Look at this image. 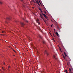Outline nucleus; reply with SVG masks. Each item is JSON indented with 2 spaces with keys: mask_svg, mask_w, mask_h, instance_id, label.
I'll list each match as a JSON object with an SVG mask.
<instances>
[{
  "mask_svg": "<svg viewBox=\"0 0 73 73\" xmlns=\"http://www.w3.org/2000/svg\"><path fill=\"white\" fill-rule=\"evenodd\" d=\"M40 16L41 18V19H42V20H44V18H43V17H42V14H40Z\"/></svg>",
  "mask_w": 73,
  "mask_h": 73,
  "instance_id": "obj_1",
  "label": "nucleus"
},
{
  "mask_svg": "<svg viewBox=\"0 0 73 73\" xmlns=\"http://www.w3.org/2000/svg\"><path fill=\"white\" fill-rule=\"evenodd\" d=\"M42 15L44 16V18L45 19H48V17H47V16L46 15H45V14H42Z\"/></svg>",
  "mask_w": 73,
  "mask_h": 73,
  "instance_id": "obj_2",
  "label": "nucleus"
},
{
  "mask_svg": "<svg viewBox=\"0 0 73 73\" xmlns=\"http://www.w3.org/2000/svg\"><path fill=\"white\" fill-rule=\"evenodd\" d=\"M36 3L38 4L39 5H40V4H39V2H38V0H35Z\"/></svg>",
  "mask_w": 73,
  "mask_h": 73,
  "instance_id": "obj_3",
  "label": "nucleus"
},
{
  "mask_svg": "<svg viewBox=\"0 0 73 73\" xmlns=\"http://www.w3.org/2000/svg\"><path fill=\"white\" fill-rule=\"evenodd\" d=\"M56 36H58V37L59 36L58 33H57V32H56Z\"/></svg>",
  "mask_w": 73,
  "mask_h": 73,
  "instance_id": "obj_4",
  "label": "nucleus"
},
{
  "mask_svg": "<svg viewBox=\"0 0 73 73\" xmlns=\"http://www.w3.org/2000/svg\"><path fill=\"white\" fill-rule=\"evenodd\" d=\"M64 54L65 56V57L67 56V57H68V56H67V55H66V53L65 52H64Z\"/></svg>",
  "mask_w": 73,
  "mask_h": 73,
  "instance_id": "obj_5",
  "label": "nucleus"
},
{
  "mask_svg": "<svg viewBox=\"0 0 73 73\" xmlns=\"http://www.w3.org/2000/svg\"><path fill=\"white\" fill-rule=\"evenodd\" d=\"M64 72H66V73H68V71L66 70L64 71Z\"/></svg>",
  "mask_w": 73,
  "mask_h": 73,
  "instance_id": "obj_6",
  "label": "nucleus"
},
{
  "mask_svg": "<svg viewBox=\"0 0 73 73\" xmlns=\"http://www.w3.org/2000/svg\"><path fill=\"white\" fill-rule=\"evenodd\" d=\"M36 21L38 22H39V20H38V19H36Z\"/></svg>",
  "mask_w": 73,
  "mask_h": 73,
  "instance_id": "obj_7",
  "label": "nucleus"
},
{
  "mask_svg": "<svg viewBox=\"0 0 73 73\" xmlns=\"http://www.w3.org/2000/svg\"><path fill=\"white\" fill-rule=\"evenodd\" d=\"M63 57L64 58V59L65 60V56H64V55H63Z\"/></svg>",
  "mask_w": 73,
  "mask_h": 73,
  "instance_id": "obj_8",
  "label": "nucleus"
},
{
  "mask_svg": "<svg viewBox=\"0 0 73 73\" xmlns=\"http://www.w3.org/2000/svg\"><path fill=\"white\" fill-rule=\"evenodd\" d=\"M39 9L40 11L41 12H42V11L41 10V8H39Z\"/></svg>",
  "mask_w": 73,
  "mask_h": 73,
  "instance_id": "obj_9",
  "label": "nucleus"
},
{
  "mask_svg": "<svg viewBox=\"0 0 73 73\" xmlns=\"http://www.w3.org/2000/svg\"><path fill=\"white\" fill-rule=\"evenodd\" d=\"M13 51H14L15 52V53H16V51H15V50H14V49H13Z\"/></svg>",
  "mask_w": 73,
  "mask_h": 73,
  "instance_id": "obj_10",
  "label": "nucleus"
},
{
  "mask_svg": "<svg viewBox=\"0 0 73 73\" xmlns=\"http://www.w3.org/2000/svg\"><path fill=\"white\" fill-rule=\"evenodd\" d=\"M2 2L0 1V4H2Z\"/></svg>",
  "mask_w": 73,
  "mask_h": 73,
  "instance_id": "obj_11",
  "label": "nucleus"
},
{
  "mask_svg": "<svg viewBox=\"0 0 73 73\" xmlns=\"http://www.w3.org/2000/svg\"><path fill=\"white\" fill-rule=\"evenodd\" d=\"M4 32H5L4 31H3L2 32V33H4Z\"/></svg>",
  "mask_w": 73,
  "mask_h": 73,
  "instance_id": "obj_12",
  "label": "nucleus"
},
{
  "mask_svg": "<svg viewBox=\"0 0 73 73\" xmlns=\"http://www.w3.org/2000/svg\"><path fill=\"white\" fill-rule=\"evenodd\" d=\"M29 40L31 41V38H29Z\"/></svg>",
  "mask_w": 73,
  "mask_h": 73,
  "instance_id": "obj_13",
  "label": "nucleus"
},
{
  "mask_svg": "<svg viewBox=\"0 0 73 73\" xmlns=\"http://www.w3.org/2000/svg\"><path fill=\"white\" fill-rule=\"evenodd\" d=\"M46 54H47V56H48V54H48V53H47Z\"/></svg>",
  "mask_w": 73,
  "mask_h": 73,
  "instance_id": "obj_14",
  "label": "nucleus"
},
{
  "mask_svg": "<svg viewBox=\"0 0 73 73\" xmlns=\"http://www.w3.org/2000/svg\"><path fill=\"white\" fill-rule=\"evenodd\" d=\"M54 58H55V56L54 55Z\"/></svg>",
  "mask_w": 73,
  "mask_h": 73,
  "instance_id": "obj_15",
  "label": "nucleus"
},
{
  "mask_svg": "<svg viewBox=\"0 0 73 73\" xmlns=\"http://www.w3.org/2000/svg\"><path fill=\"white\" fill-rule=\"evenodd\" d=\"M38 24L40 25V22L38 23Z\"/></svg>",
  "mask_w": 73,
  "mask_h": 73,
  "instance_id": "obj_16",
  "label": "nucleus"
},
{
  "mask_svg": "<svg viewBox=\"0 0 73 73\" xmlns=\"http://www.w3.org/2000/svg\"><path fill=\"white\" fill-rule=\"evenodd\" d=\"M60 50H61V48H60Z\"/></svg>",
  "mask_w": 73,
  "mask_h": 73,
  "instance_id": "obj_17",
  "label": "nucleus"
},
{
  "mask_svg": "<svg viewBox=\"0 0 73 73\" xmlns=\"http://www.w3.org/2000/svg\"><path fill=\"white\" fill-rule=\"evenodd\" d=\"M51 27H52V25H51Z\"/></svg>",
  "mask_w": 73,
  "mask_h": 73,
  "instance_id": "obj_18",
  "label": "nucleus"
},
{
  "mask_svg": "<svg viewBox=\"0 0 73 73\" xmlns=\"http://www.w3.org/2000/svg\"><path fill=\"white\" fill-rule=\"evenodd\" d=\"M9 68H10V67H9Z\"/></svg>",
  "mask_w": 73,
  "mask_h": 73,
  "instance_id": "obj_19",
  "label": "nucleus"
},
{
  "mask_svg": "<svg viewBox=\"0 0 73 73\" xmlns=\"http://www.w3.org/2000/svg\"><path fill=\"white\" fill-rule=\"evenodd\" d=\"M4 70V69H3V70Z\"/></svg>",
  "mask_w": 73,
  "mask_h": 73,
  "instance_id": "obj_20",
  "label": "nucleus"
},
{
  "mask_svg": "<svg viewBox=\"0 0 73 73\" xmlns=\"http://www.w3.org/2000/svg\"><path fill=\"white\" fill-rule=\"evenodd\" d=\"M2 69H3V67H2Z\"/></svg>",
  "mask_w": 73,
  "mask_h": 73,
  "instance_id": "obj_21",
  "label": "nucleus"
},
{
  "mask_svg": "<svg viewBox=\"0 0 73 73\" xmlns=\"http://www.w3.org/2000/svg\"><path fill=\"white\" fill-rule=\"evenodd\" d=\"M34 3H36L35 2H34Z\"/></svg>",
  "mask_w": 73,
  "mask_h": 73,
  "instance_id": "obj_22",
  "label": "nucleus"
},
{
  "mask_svg": "<svg viewBox=\"0 0 73 73\" xmlns=\"http://www.w3.org/2000/svg\"><path fill=\"white\" fill-rule=\"evenodd\" d=\"M33 8H34V7H33Z\"/></svg>",
  "mask_w": 73,
  "mask_h": 73,
  "instance_id": "obj_23",
  "label": "nucleus"
},
{
  "mask_svg": "<svg viewBox=\"0 0 73 73\" xmlns=\"http://www.w3.org/2000/svg\"><path fill=\"white\" fill-rule=\"evenodd\" d=\"M45 52H46V51H45Z\"/></svg>",
  "mask_w": 73,
  "mask_h": 73,
  "instance_id": "obj_24",
  "label": "nucleus"
},
{
  "mask_svg": "<svg viewBox=\"0 0 73 73\" xmlns=\"http://www.w3.org/2000/svg\"><path fill=\"white\" fill-rule=\"evenodd\" d=\"M55 59H56V58H55Z\"/></svg>",
  "mask_w": 73,
  "mask_h": 73,
  "instance_id": "obj_25",
  "label": "nucleus"
},
{
  "mask_svg": "<svg viewBox=\"0 0 73 73\" xmlns=\"http://www.w3.org/2000/svg\"><path fill=\"white\" fill-rule=\"evenodd\" d=\"M4 64H5V63H4Z\"/></svg>",
  "mask_w": 73,
  "mask_h": 73,
  "instance_id": "obj_26",
  "label": "nucleus"
},
{
  "mask_svg": "<svg viewBox=\"0 0 73 73\" xmlns=\"http://www.w3.org/2000/svg\"><path fill=\"white\" fill-rule=\"evenodd\" d=\"M1 70L0 69V71Z\"/></svg>",
  "mask_w": 73,
  "mask_h": 73,
  "instance_id": "obj_27",
  "label": "nucleus"
},
{
  "mask_svg": "<svg viewBox=\"0 0 73 73\" xmlns=\"http://www.w3.org/2000/svg\"><path fill=\"white\" fill-rule=\"evenodd\" d=\"M47 20H48V19H47Z\"/></svg>",
  "mask_w": 73,
  "mask_h": 73,
  "instance_id": "obj_28",
  "label": "nucleus"
},
{
  "mask_svg": "<svg viewBox=\"0 0 73 73\" xmlns=\"http://www.w3.org/2000/svg\"><path fill=\"white\" fill-rule=\"evenodd\" d=\"M54 30L55 31V29H54Z\"/></svg>",
  "mask_w": 73,
  "mask_h": 73,
  "instance_id": "obj_29",
  "label": "nucleus"
},
{
  "mask_svg": "<svg viewBox=\"0 0 73 73\" xmlns=\"http://www.w3.org/2000/svg\"><path fill=\"white\" fill-rule=\"evenodd\" d=\"M14 56H15V55H14Z\"/></svg>",
  "mask_w": 73,
  "mask_h": 73,
  "instance_id": "obj_30",
  "label": "nucleus"
}]
</instances>
